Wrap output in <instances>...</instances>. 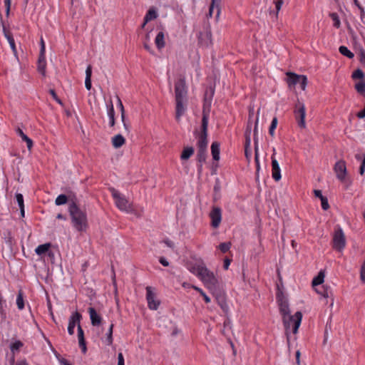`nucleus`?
I'll list each match as a JSON object with an SVG mask.
<instances>
[{
	"mask_svg": "<svg viewBox=\"0 0 365 365\" xmlns=\"http://www.w3.org/2000/svg\"><path fill=\"white\" fill-rule=\"evenodd\" d=\"M221 2L222 0H211V4L209 8L207 17L211 18L212 16L214 9H216V21L219 20L220 15L221 13Z\"/></svg>",
	"mask_w": 365,
	"mask_h": 365,
	"instance_id": "14",
	"label": "nucleus"
},
{
	"mask_svg": "<svg viewBox=\"0 0 365 365\" xmlns=\"http://www.w3.org/2000/svg\"><path fill=\"white\" fill-rule=\"evenodd\" d=\"M361 58L360 61L361 63H365V51L364 50H361L360 53Z\"/></svg>",
	"mask_w": 365,
	"mask_h": 365,
	"instance_id": "63",
	"label": "nucleus"
},
{
	"mask_svg": "<svg viewBox=\"0 0 365 365\" xmlns=\"http://www.w3.org/2000/svg\"><path fill=\"white\" fill-rule=\"evenodd\" d=\"M9 45L14 52H16V46L14 38H10L9 41Z\"/></svg>",
	"mask_w": 365,
	"mask_h": 365,
	"instance_id": "58",
	"label": "nucleus"
},
{
	"mask_svg": "<svg viewBox=\"0 0 365 365\" xmlns=\"http://www.w3.org/2000/svg\"><path fill=\"white\" fill-rule=\"evenodd\" d=\"M334 171L336 173L337 178L343 181L345 179L346 175V163L344 160H340L336 163L334 165Z\"/></svg>",
	"mask_w": 365,
	"mask_h": 365,
	"instance_id": "13",
	"label": "nucleus"
},
{
	"mask_svg": "<svg viewBox=\"0 0 365 365\" xmlns=\"http://www.w3.org/2000/svg\"><path fill=\"white\" fill-rule=\"evenodd\" d=\"M294 116L297 121L298 125L302 128H306L305 116L306 108L305 105L299 98L297 99L294 110Z\"/></svg>",
	"mask_w": 365,
	"mask_h": 365,
	"instance_id": "8",
	"label": "nucleus"
},
{
	"mask_svg": "<svg viewBox=\"0 0 365 365\" xmlns=\"http://www.w3.org/2000/svg\"><path fill=\"white\" fill-rule=\"evenodd\" d=\"M206 158L207 149H197V160L200 163V166L205 162Z\"/></svg>",
	"mask_w": 365,
	"mask_h": 365,
	"instance_id": "31",
	"label": "nucleus"
},
{
	"mask_svg": "<svg viewBox=\"0 0 365 365\" xmlns=\"http://www.w3.org/2000/svg\"><path fill=\"white\" fill-rule=\"evenodd\" d=\"M287 75L288 76L287 83L289 87L298 84L302 91H305L308 83L307 78L306 76L297 75L292 72L287 73Z\"/></svg>",
	"mask_w": 365,
	"mask_h": 365,
	"instance_id": "10",
	"label": "nucleus"
},
{
	"mask_svg": "<svg viewBox=\"0 0 365 365\" xmlns=\"http://www.w3.org/2000/svg\"><path fill=\"white\" fill-rule=\"evenodd\" d=\"M24 346L23 343L21 341H16L14 343H12L10 346L11 351L13 354H15L16 351H19V349Z\"/></svg>",
	"mask_w": 365,
	"mask_h": 365,
	"instance_id": "37",
	"label": "nucleus"
},
{
	"mask_svg": "<svg viewBox=\"0 0 365 365\" xmlns=\"http://www.w3.org/2000/svg\"><path fill=\"white\" fill-rule=\"evenodd\" d=\"M51 245L49 243L43 244L38 245L36 248V253L38 255H41L43 254H45L46 252L48 251V249L50 247Z\"/></svg>",
	"mask_w": 365,
	"mask_h": 365,
	"instance_id": "32",
	"label": "nucleus"
},
{
	"mask_svg": "<svg viewBox=\"0 0 365 365\" xmlns=\"http://www.w3.org/2000/svg\"><path fill=\"white\" fill-rule=\"evenodd\" d=\"M16 198L17 203L20 207L21 215H24V197L23 195L20 193H17L16 195Z\"/></svg>",
	"mask_w": 365,
	"mask_h": 365,
	"instance_id": "33",
	"label": "nucleus"
},
{
	"mask_svg": "<svg viewBox=\"0 0 365 365\" xmlns=\"http://www.w3.org/2000/svg\"><path fill=\"white\" fill-rule=\"evenodd\" d=\"M351 77L354 79H361L364 78V73L361 69H356L353 73Z\"/></svg>",
	"mask_w": 365,
	"mask_h": 365,
	"instance_id": "43",
	"label": "nucleus"
},
{
	"mask_svg": "<svg viewBox=\"0 0 365 365\" xmlns=\"http://www.w3.org/2000/svg\"><path fill=\"white\" fill-rule=\"evenodd\" d=\"M194 153V148L192 147H186L183 149L180 158L182 160L189 159Z\"/></svg>",
	"mask_w": 365,
	"mask_h": 365,
	"instance_id": "30",
	"label": "nucleus"
},
{
	"mask_svg": "<svg viewBox=\"0 0 365 365\" xmlns=\"http://www.w3.org/2000/svg\"><path fill=\"white\" fill-rule=\"evenodd\" d=\"M322 203V207L324 210H327L329 208L328 200L326 197H323L320 199Z\"/></svg>",
	"mask_w": 365,
	"mask_h": 365,
	"instance_id": "46",
	"label": "nucleus"
},
{
	"mask_svg": "<svg viewBox=\"0 0 365 365\" xmlns=\"http://www.w3.org/2000/svg\"><path fill=\"white\" fill-rule=\"evenodd\" d=\"M231 260L228 258L225 259L224 263H223V267L225 269H227L230 264Z\"/></svg>",
	"mask_w": 365,
	"mask_h": 365,
	"instance_id": "59",
	"label": "nucleus"
},
{
	"mask_svg": "<svg viewBox=\"0 0 365 365\" xmlns=\"http://www.w3.org/2000/svg\"><path fill=\"white\" fill-rule=\"evenodd\" d=\"M187 90L184 77L180 78L175 84V118L178 121L186 110Z\"/></svg>",
	"mask_w": 365,
	"mask_h": 365,
	"instance_id": "1",
	"label": "nucleus"
},
{
	"mask_svg": "<svg viewBox=\"0 0 365 365\" xmlns=\"http://www.w3.org/2000/svg\"><path fill=\"white\" fill-rule=\"evenodd\" d=\"M284 327L287 331L292 329L294 334H296L301 324L302 314L301 312H297L294 315L291 314L282 317Z\"/></svg>",
	"mask_w": 365,
	"mask_h": 365,
	"instance_id": "4",
	"label": "nucleus"
},
{
	"mask_svg": "<svg viewBox=\"0 0 365 365\" xmlns=\"http://www.w3.org/2000/svg\"><path fill=\"white\" fill-rule=\"evenodd\" d=\"M49 93L52 96V97L53 98V99L58 103H59L60 105H63V103L61 101V100L57 96L55 91L53 89H51L49 91Z\"/></svg>",
	"mask_w": 365,
	"mask_h": 365,
	"instance_id": "48",
	"label": "nucleus"
},
{
	"mask_svg": "<svg viewBox=\"0 0 365 365\" xmlns=\"http://www.w3.org/2000/svg\"><path fill=\"white\" fill-rule=\"evenodd\" d=\"M325 275H317L312 280V287L315 289L316 292L321 294L324 297L328 298L329 292L328 289H324L323 292H320L317 288V286L322 284L324 281Z\"/></svg>",
	"mask_w": 365,
	"mask_h": 365,
	"instance_id": "15",
	"label": "nucleus"
},
{
	"mask_svg": "<svg viewBox=\"0 0 365 365\" xmlns=\"http://www.w3.org/2000/svg\"><path fill=\"white\" fill-rule=\"evenodd\" d=\"M17 133L21 138L22 140L26 143L29 150H31L33 147L32 140L29 138L26 134H24V133L20 128H18Z\"/></svg>",
	"mask_w": 365,
	"mask_h": 365,
	"instance_id": "27",
	"label": "nucleus"
},
{
	"mask_svg": "<svg viewBox=\"0 0 365 365\" xmlns=\"http://www.w3.org/2000/svg\"><path fill=\"white\" fill-rule=\"evenodd\" d=\"M339 51L340 53L348 57L349 58H352L354 56V53L352 52H351L348 49V48L344 46H341L339 48Z\"/></svg>",
	"mask_w": 365,
	"mask_h": 365,
	"instance_id": "34",
	"label": "nucleus"
},
{
	"mask_svg": "<svg viewBox=\"0 0 365 365\" xmlns=\"http://www.w3.org/2000/svg\"><path fill=\"white\" fill-rule=\"evenodd\" d=\"M91 74L92 68L91 66L89 65L86 70L85 86L87 90H91Z\"/></svg>",
	"mask_w": 365,
	"mask_h": 365,
	"instance_id": "26",
	"label": "nucleus"
},
{
	"mask_svg": "<svg viewBox=\"0 0 365 365\" xmlns=\"http://www.w3.org/2000/svg\"><path fill=\"white\" fill-rule=\"evenodd\" d=\"M68 202V197L66 195H59L55 200V204L58 206L66 204Z\"/></svg>",
	"mask_w": 365,
	"mask_h": 365,
	"instance_id": "35",
	"label": "nucleus"
},
{
	"mask_svg": "<svg viewBox=\"0 0 365 365\" xmlns=\"http://www.w3.org/2000/svg\"><path fill=\"white\" fill-rule=\"evenodd\" d=\"M355 89L361 94L365 91V83L364 82H359L355 85Z\"/></svg>",
	"mask_w": 365,
	"mask_h": 365,
	"instance_id": "42",
	"label": "nucleus"
},
{
	"mask_svg": "<svg viewBox=\"0 0 365 365\" xmlns=\"http://www.w3.org/2000/svg\"><path fill=\"white\" fill-rule=\"evenodd\" d=\"M16 304L19 309L21 310L24 308V302L23 299V292L21 290H19L17 298H16Z\"/></svg>",
	"mask_w": 365,
	"mask_h": 365,
	"instance_id": "36",
	"label": "nucleus"
},
{
	"mask_svg": "<svg viewBox=\"0 0 365 365\" xmlns=\"http://www.w3.org/2000/svg\"><path fill=\"white\" fill-rule=\"evenodd\" d=\"M107 107H108V115L109 118L110 119L111 118H115L114 108H113V105L111 101L109 105H107Z\"/></svg>",
	"mask_w": 365,
	"mask_h": 365,
	"instance_id": "44",
	"label": "nucleus"
},
{
	"mask_svg": "<svg viewBox=\"0 0 365 365\" xmlns=\"http://www.w3.org/2000/svg\"><path fill=\"white\" fill-rule=\"evenodd\" d=\"M2 26H3V31H4V36L6 38V39L8 40V41H9V38H13V36H12L11 34L9 31H6V28H5L4 24H2Z\"/></svg>",
	"mask_w": 365,
	"mask_h": 365,
	"instance_id": "53",
	"label": "nucleus"
},
{
	"mask_svg": "<svg viewBox=\"0 0 365 365\" xmlns=\"http://www.w3.org/2000/svg\"><path fill=\"white\" fill-rule=\"evenodd\" d=\"M46 62L45 58V54H39L38 61V71L43 75L46 74Z\"/></svg>",
	"mask_w": 365,
	"mask_h": 365,
	"instance_id": "23",
	"label": "nucleus"
},
{
	"mask_svg": "<svg viewBox=\"0 0 365 365\" xmlns=\"http://www.w3.org/2000/svg\"><path fill=\"white\" fill-rule=\"evenodd\" d=\"M116 98H117L118 107H119V108L120 110L121 120H124V118H125V109H124V106H123V103H122L120 98H119V96H117Z\"/></svg>",
	"mask_w": 365,
	"mask_h": 365,
	"instance_id": "40",
	"label": "nucleus"
},
{
	"mask_svg": "<svg viewBox=\"0 0 365 365\" xmlns=\"http://www.w3.org/2000/svg\"><path fill=\"white\" fill-rule=\"evenodd\" d=\"M282 178L278 163L275 160V181H279Z\"/></svg>",
	"mask_w": 365,
	"mask_h": 365,
	"instance_id": "45",
	"label": "nucleus"
},
{
	"mask_svg": "<svg viewBox=\"0 0 365 365\" xmlns=\"http://www.w3.org/2000/svg\"><path fill=\"white\" fill-rule=\"evenodd\" d=\"M283 4L282 0H278L275 4V8L277 9V13L275 14V16H277L278 14V11L281 9L282 6Z\"/></svg>",
	"mask_w": 365,
	"mask_h": 365,
	"instance_id": "55",
	"label": "nucleus"
},
{
	"mask_svg": "<svg viewBox=\"0 0 365 365\" xmlns=\"http://www.w3.org/2000/svg\"><path fill=\"white\" fill-rule=\"evenodd\" d=\"M68 212L73 227L78 232H84L88 227L87 215L77 205L76 201L71 200Z\"/></svg>",
	"mask_w": 365,
	"mask_h": 365,
	"instance_id": "2",
	"label": "nucleus"
},
{
	"mask_svg": "<svg viewBox=\"0 0 365 365\" xmlns=\"http://www.w3.org/2000/svg\"><path fill=\"white\" fill-rule=\"evenodd\" d=\"M220 145L218 142L215 141L211 145V153L213 160L218 161L220 160Z\"/></svg>",
	"mask_w": 365,
	"mask_h": 365,
	"instance_id": "22",
	"label": "nucleus"
},
{
	"mask_svg": "<svg viewBox=\"0 0 365 365\" xmlns=\"http://www.w3.org/2000/svg\"><path fill=\"white\" fill-rule=\"evenodd\" d=\"M123 124V127H124V133L125 134H129L130 133V125L129 123H128L126 121H125V118H124V120H121Z\"/></svg>",
	"mask_w": 365,
	"mask_h": 365,
	"instance_id": "50",
	"label": "nucleus"
},
{
	"mask_svg": "<svg viewBox=\"0 0 365 365\" xmlns=\"http://www.w3.org/2000/svg\"><path fill=\"white\" fill-rule=\"evenodd\" d=\"M359 9L360 10V19L362 22H364V19L365 18V11L364 9L361 6H359Z\"/></svg>",
	"mask_w": 365,
	"mask_h": 365,
	"instance_id": "56",
	"label": "nucleus"
},
{
	"mask_svg": "<svg viewBox=\"0 0 365 365\" xmlns=\"http://www.w3.org/2000/svg\"><path fill=\"white\" fill-rule=\"evenodd\" d=\"M88 312L92 325L98 326L101 324V317L97 314L96 311L93 307H89Z\"/></svg>",
	"mask_w": 365,
	"mask_h": 365,
	"instance_id": "20",
	"label": "nucleus"
},
{
	"mask_svg": "<svg viewBox=\"0 0 365 365\" xmlns=\"http://www.w3.org/2000/svg\"><path fill=\"white\" fill-rule=\"evenodd\" d=\"M329 16L334 21V26L336 28H339L340 25H341V22H340V20H339V18L337 14L331 13L329 14Z\"/></svg>",
	"mask_w": 365,
	"mask_h": 365,
	"instance_id": "38",
	"label": "nucleus"
},
{
	"mask_svg": "<svg viewBox=\"0 0 365 365\" xmlns=\"http://www.w3.org/2000/svg\"><path fill=\"white\" fill-rule=\"evenodd\" d=\"M155 43L159 50H160L165 47V35L163 31H160L157 34L155 39Z\"/></svg>",
	"mask_w": 365,
	"mask_h": 365,
	"instance_id": "25",
	"label": "nucleus"
},
{
	"mask_svg": "<svg viewBox=\"0 0 365 365\" xmlns=\"http://www.w3.org/2000/svg\"><path fill=\"white\" fill-rule=\"evenodd\" d=\"M3 304L4 303L0 304V316H1V320H5L6 318V313L5 309L3 307Z\"/></svg>",
	"mask_w": 365,
	"mask_h": 365,
	"instance_id": "49",
	"label": "nucleus"
},
{
	"mask_svg": "<svg viewBox=\"0 0 365 365\" xmlns=\"http://www.w3.org/2000/svg\"><path fill=\"white\" fill-rule=\"evenodd\" d=\"M198 41L200 44L205 46H209L212 44V32L210 27L207 29L205 34L202 32L199 34Z\"/></svg>",
	"mask_w": 365,
	"mask_h": 365,
	"instance_id": "16",
	"label": "nucleus"
},
{
	"mask_svg": "<svg viewBox=\"0 0 365 365\" xmlns=\"http://www.w3.org/2000/svg\"><path fill=\"white\" fill-rule=\"evenodd\" d=\"M208 111L203 109L201 131L198 135L197 149H207V126H208Z\"/></svg>",
	"mask_w": 365,
	"mask_h": 365,
	"instance_id": "5",
	"label": "nucleus"
},
{
	"mask_svg": "<svg viewBox=\"0 0 365 365\" xmlns=\"http://www.w3.org/2000/svg\"><path fill=\"white\" fill-rule=\"evenodd\" d=\"M81 317V315L78 312H76L75 314L71 316L68 326V332L70 335L73 334L76 324H80Z\"/></svg>",
	"mask_w": 365,
	"mask_h": 365,
	"instance_id": "17",
	"label": "nucleus"
},
{
	"mask_svg": "<svg viewBox=\"0 0 365 365\" xmlns=\"http://www.w3.org/2000/svg\"><path fill=\"white\" fill-rule=\"evenodd\" d=\"M40 43H41V50H40V53H43V54H45V43H44V41L43 39V38L41 37V41H40Z\"/></svg>",
	"mask_w": 365,
	"mask_h": 365,
	"instance_id": "57",
	"label": "nucleus"
},
{
	"mask_svg": "<svg viewBox=\"0 0 365 365\" xmlns=\"http://www.w3.org/2000/svg\"><path fill=\"white\" fill-rule=\"evenodd\" d=\"M346 245L345 235L341 227L337 225L335 227L332 239L333 248L337 251L341 252Z\"/></svg>",
	"mask_w": 365,
	"mask_h": 365,
	"instance_id": "7",
	"label": "nucleus"
},
{
	"mask_svg": "<svg viewBox=\"0 0 365 365\" xmlns=\"http://www.w3.org/2000/svg\"><path fill=\"white\" fill-rule=\"evenodd\" d=\"M158 17V14L154 7H151L147 12L145 16V24H147L151 20L155 19Z\"/></svg>",
	"mask_w": 365,
	"mask_h": 365,
	"instance_id": "29",
	"label": "nucleus"
},
{
	"mask_svg": "<svg viewBox=\"0 0 365 365\" xmlns=\"http://www.w3.org/2000/svg\"><path fill=\"white\" fill-rule=\"evenodd\" d=\"M250 134H251V125L248 123L246 131H245V155L248 158V146L250 145Z\"/></svg>",
	"mask_w": 365,
	"mask_h": 365,
	"instance_id": "28",
	"label": "nucleus"
},
{
	"mask_svg": "<svg viewBox=\"0 0 365 365\" xmlns=\"http://www.w3.org/2000/svg\"><path fill=\"white\" fill-rule=\"evenodd\" d=\"M146 299L149 309L153 310L158 309L160 305V301L155 299V294L152 287H146Z\"/></svg>",
	"mask_w": 365,
	"mask_h": 365,
	"instance_id": "11",
	"label": "nucleus"
},
{
	"mask_svg": "<svg viewBox=\"0 0 365 365\" xmlns=\"http://www.w3.org/2000/svg\"><path fill=\"white\" fill-rule=\"evenodd\" d=\"M205 286L209 289L213 294L223 291V283L217 275H199Z\"/></svg>",
	"mask_w": 365,
	"mask_h": 365,
	"instance_id": "3",
	"label": "nucleus"
},
{
	"mask_svg": "<svg viewBox=\"0 0 365 365\" xmlns=\"http://www.w3.org/2000/svg\"><path fill=\"white\" fill-rule=\"evenodd\" d=\"M230 242H223L220 244L219 249L221 250L222 252L225 253L230 250Z\"/></svg>",
	"mask_w": 365,
	"mask_h": 365,
	"instance_id": "41",
	"label": "nucleus"
},
{
	"mask_svg": "<svg viewBox=\"0 0 365 365\" xmlns=\"http://www.w3.org/2000/svg\"><path fill=\"white\" fill-rule=\"evenodd\" d=\"M61 365H71L68 361L65 359H61L59 360Z\"/></svg>",
	"mask_w": 365,
	"mask_h": 365,
	"instance_id": "64",
	"label": "nucleus"
},
{
	"mask_svg": "<svg viewBox=\"0 0 365 365\" xmlns=\"http://www.w3.org/2000/svg\"><path fill=\"white\" fill-rule=\"evenodd\" d=\"M124 357L121 352L118 354V365H124Z\"/></svg>",
	"mask_w": 365,
	"mask_h": 365,
	"instance_id": "51",
	"label": "nucleus"
},
{
	"mask_svg": "<svg viewBox=\"0 0 365 365\" xmlns=\"http://www.w3.org/2000/svg\"><path fill=\"white\" fill-rule=\"evenodd\" d=\"M314 195L317 197H319V199H321L322 197H323L324 196L322 195V191L319 190H314Z\"/></svg>",
	"mask_w": 365,
	"mask_h": 365,
	"instance_id": "60",
	"label": "nucleus"
},
{
	"mask_svg": "<svg viewBox=\"0 0 365 365\" xmlns=\"http://www.w3.org/2000/svg\"><path fill=\"white\" fill-rule=\"evenodd\" d=\"M214 295L215 296V298H216L217 304L221 307L222 311L225 314L228 313V312H229V306H228V304H227V303L226 302V299H225L223 291H222L220 292H218V293H217V294H215Z\"/></svg>",
	"mask_w": 365,
	"mask_h": 365,
	"instance_id": "18",
	"label": "nucleus"
},
{
	"mask_svg": "<svg viewBox=\"0 0 365 365\" xmlns=\"http://www.w3.org/2000/svg\"><path fill=\"white\" fill-rule=\"evenodd\" d=\"M78 338L79 346L81 348L82 352L86 353L87 349L84 339V332L80 324L78 325Z\"/></svg>",
	"mask_w": 365,
	"mask_h": 365,
	"instance_id": "19",
	"label": "nucleus"
},
{
	"mask_svg": "<svg viewBox=\"0 0 365 365\" xmlns=\"http://www.w3.org/2000/svg\"><path fill=\"white\" fill-rule=\"evenodd\" d=\"M190 271L193 274H207V269L202 262L195 263V264L191 267Z\"/></svg>",
	"mask_w": 365,
	"mask_h": 365,
	"instance_id": "21",
	"label": "nucleus"
},
{
	"mask_svg": "<svg viewBox=\"0 0 365 365\" xmlns=\"http://www.w3.org/2000/svg\"><path fill=\"white\" fill-rule=\"evenodd\" d=\"M110 191L115 200V205L119 210L126 212H133L131 203L124 195H121L117 190L113 187L110 188Z\"/></svg>",
	"mask_w": 365,
	"mask_h": 365,
	"instance_id": "6",
	"label": "nucleus"
},
{
	"mask_svg": "<svg viewBox=\"0 0 365 365\" xmlns=\"http://www.w3.org/2000/svg\"><path fill=\"white\" fill-rule=\"evenodd\" d=\"M2 26H3V31H4V36L6 38V39L8 40V41H9V38H13V36H12L11 34L9 31H6V28H5L4 24H2Z\"/></svg>",
	"mask_w": 365,
	"mask_h": 365,
	"instance_id": "52",
	"label": "nucleus"
},
{
	"mask_svg": "<svg viewBox=\"0 0 365 365\" xmlns=\"http://www.w3.org/2000/svg\"><path fill=\"white\" fill-rule=\"evenodd\" d=\"M193 288H194L195 289H196V290H197V291H199V292H200V294H201V295L203 297L204 300H205V302L206 303H209V302H210V298L207 295H206V294H205V293L202 289H199V288H197V287H194V286H193Z\"/></svg>",
	"mask_w": 365,
	"mask_h": 365,
	"instance_id": "47",
	"label": "nucleus"
},
{
	"mask_svg": "<svg viewBox=\"0 0 365 365\" xmlns=\"http://www.w3.org/2000/svg\"><path fill=\"white\" fill-rule=\"evenodd\" d=\"M277 303L279 307V311L282 317L285 316L286 314H290L289 309V304L287 299V297L282 292L281 288L277 286Z\"/></svg>",
	"mask_w": 365,
	"mask_h": 365,
	"instance_id": "9",
	"label": "nucleus"
},
{
	"mask_svg": "<svg viewBox=\"0 0 365 365\" xmlns=\"http://www.w3.org/2000/svg\"><path fill=\"white\" fill-rule=\"evenodd\" d=\"M125 143L124 137L121 134H118L112 138V145L115 148H119Z\"/></svg>",
	"mask_w": 365,
	"mask_h": 365,
	"instance_id": "24",
	"label": "nucleus"
},
{
	"mask_svg": "<svg viewBox=\"0 0 365 365\" xmlns=\"http://www.w3.org/2000/svg\"><path fill=\"white\" fill-rule=\"evenodd\" d=\"M210 217L212 227L214 228L218 227L222 220L221 209L219 207H214L210 213Z\"/></svg>",
	"mask_w": 365,
	"mask_h": 365,
	"instance_id": "12",
	"label": "nucleus"
},
{
	"mask_svg": "<svg viewBox=\"0 0 365 365\" xmlns=\"http://www.w3.org/2000/svg\"><path fill=\"white\" fill-rule=\"evenodd\" d=\"M144 48L148 51L150 52L151 54H154V51L151 48V47L150 46V45H148L146 42L144 43Z\"/></svg>",
	"mask_w": 365,
	"mask_h": 365,
	"instance_id": "61",
	"label": "nucleus"
},
{
	"mask_svg": "<svg viewBox=\"0 0 365 365\" xmlns=\"http://www.w3.org/2000/svg\"><path fill=\"white\" fill-rule=\"evenodd\" d=\"M113 324H110L108 331L107 333L106 341H107L108 345H110L113 343Z\"/></svg>",
	"mask_w": 365,
	"mask_h": 365,
	"instance_id": "39",
	"label": "nucleus"
},
{
	"mask_svg": "<svg viewBox=\"0 0 365 365\" xmlns=\"http://www.w3.org/2000/svg\"><path fill=\"white\" fill-rule=\"evenodd\" d=\"M4 4L6 6V13L8 16L9 14L10 11V7H11V0H4Z\"/></svg>",
	"mask_w": 365,
	"mask_h": 365,
	"instance_id": "54",
	"label": "nucleus"
},
{
	"mask_svg": "<svg viewBox=\"0 0 365 365\" xmlns=\"http://www.w3.org/2000/svg\"><path fill=\"white\" fill-rule=\"evenodd\" d=\"M269 132L271 135H274V119L271 122V124H270V126H269Z\"/></svg>",
	"mask_w": 365,
	"mask_h": 365,
	"instance_id": "62",
	"label": "nucleus"
}]
</instances>
